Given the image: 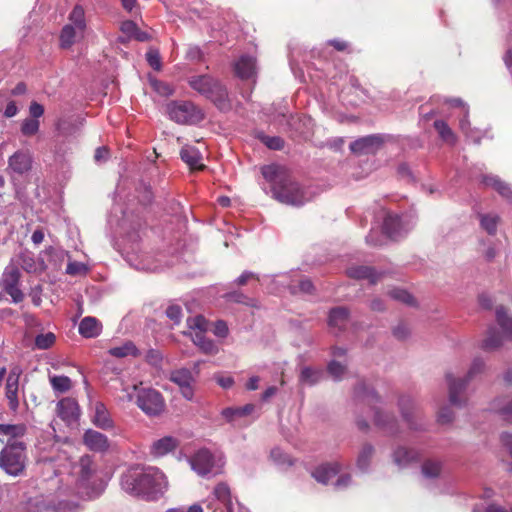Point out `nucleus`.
I'll list each match as a JSON object with an SVG mask.
<instances>
[{
    "instance_id": "1",
    "label": "nucleus",
    "mask_w": 512,
    "mask_h": 512,
    "mask_svg": "<svg viewBox=\"0 0 512 512\" xmlns=\"http://www.w3.org/2000/svg\"><path fill=\"white\" fill-rule=\"evenodd\" d=\"M121 488L129 495L145 501H157L168 490L165 474L153 466H133L121 476Z\"/></svg>"
},
{
    "instance_id": "2",
    "label": "nucleus",
    "mask_w": 512,
    "mask_h": 512,
    "mask_svg": "<svg viewBox=\"0 0 512 512\" xmlns=\"http://www.w3.org/2000/svg\"><path fill=\"white\" fill-rule=\"evenodd\" d=\"M263 177L271 183L272 193L279 202L292 206H301L310 198L295 182L290 172L283 166L270 164L262 167Z\"/></svg>"
},
{
    "instance_id": "3",
    "label": "nucleus",
    "mask_w": 512,
    "mask_h": 512,
    "mask_svg": "<svg viewBox=\"0 0 512 512\" xmlns=\"http://www.w3.org/2000/svg\"><path fill=\"white\" fill-rule=\"evenodd\" d=\"M188 83L193 90L211 100L218 109L227 111L231 108L226 87L212 76H192L189 78Z\"/></svg>"
},
{
    "instance_id": "4",
    "label": "nucleus",
    "mask_w": 512,
    "mask_h": 512,
    "mask_svg": "<svg viewBox=\"0 0 512 512\" xmlns=\"http://www.w3.org/2000/svg\"><path fill=\"white\" fill-rule=\"evenodd\" d=\"M27 460V446L21 440H7L0 451V468L9 476H22Z\"/></svg>"
},
{
    "instance_id": "5",
    "label": "nucleus",
    "mask_w": 512,
    "mask_h": 512,
    "mask_svg": "<svg viewBox=\"0 0 512 512\" xmlns=\"http://www.w3.org/2000/svg\"><path fill=\"white\" fill-rule=\"evenodd\" d=\"M355 393L363 402L371 405L374 415V424L379 429L391 436H395L399 433L395 417L385 413L381 408L376 407V404L380 402V397L374 389L368 387L365 383H360L356 387Z\"/></svg>"
},
{
    "instance_id": "6",
    "label": "nucleus",
    "mask_w": 512,
    "mask_h": 512,
    "mask_svg": "<svg viewBox=\"0 0 512 512\" xmlns=\"http://www.w3.org/2000/svg\"><path fill=\"white\" fill-rule=\"evenodd\" d=\"M136 393V405L147 416L156 417L161 415L165 410V400L162 394L150 387L140 388L133 386Z\"/></svg>"
},
{
    "instance_id": "7",
    "label": "nucleus",
    "mask_w": 512,
    "mask_h": 512,
    "mask_svg": "<svg viewBox=\"0 0 512 512\" xmlns=\"http://www.w3.org/2000/svg\"><path fill=\"white\" fill-rule=\"evenodd\" d=\"M484 361L475 358L467 372L465 378H454L452 374H446V380L449 387V401L452 405L461 406L464 401L459 397L461 392L465 390L467 383L474 379L478 374L484 371Z\"/></svg>"
},
{
    "instance_id": "8",
    "label": "nucleus",
    "mask_w": 512,
    "mask_h": 512,
    "mask_svg": "<svg viewBox=\"0 0 512 512\" xmlns=\"http://www.w3.org/2000/svg\"><path fill=\"white\" fill-rule=\"evenodd\" d=\"M167 113L171 120L179 124H197L204 118L203 113L192 102H171L167 105Z\"/></svg>"
},
{
    "instance_id": "9",
    "label": "nucleus",
    "mask_w": 512,
    "mask_h": 512,
    "mask_svg": "<svg viewBox=\"0 0 512 512\" xmlns=\"http://www.w3.org/2000/svg\"><path fill=\"white\" fill-rule=\"evenodd\" d=\"M21 272L13 263H8L0 277L1 289L11 297L13 303L24 300V293L20 289Z\"/></svg>"
},
{
    "instance_id": "10",
    "label": "nucleus",
    "mask_w": 512,
    "mask_h": 512,
    "mask_svg": "<svg viewBox=\"0 0 512 512\" xmlns=\"http://www.w3.org/2000/svg\"><path fill=\"white\" fill-rule=\"evenodd\" d=\"M192 469L201 476L216 475L220 473L222 463L207 449H201L190 460Z\"/></svg>"
},
{
    "instance_id": "11",
    "label": "nucleus",
    "mask_w": 512,
    "mask_h": 512,
    "mask_svg": "<svg viewBox=\"0 0 512 512\" xmlns=\"http://www.w3.org/2000/svg\"><path fill=\"white\" fill-rule=\"evenodd\" d=\"M22 373L23 369L21 366L13 365L6 378L5 397L8 407L12 412H16L19 408L20 377Z\"/></svg>"
},
{
    "instance_id": "12",
    "label": "nucleus",
    "mask_w": 512,
    "mask_h": 512,
    "mask_svg": "<svg viewBox=\"0 0 512 512\" xmlns=\"http://www.w3.org/2000/svg\"><path fill=\"white\" fill-rule=\"evenodd\" d=\"M401 416L411 430H422L424 425L420 421L419 408L410 395H402L398 400Z\"/></svg>"
},
{
    "instance_id": "13",
    "label": "nucleus",
    "mask_w": 512,
    "mask_h": 512,
    "mask_svg": "<svg viewBox=\"0 0 512 512\" xmlns=\"http://www.w3.org/2000/svg\"><path fill=\"white\" fill-rule=\"evenodd\" d=\"M383 233L390 239H397L406 234L411 225L407 221V217H400L397 214L388 213L383 222Z\"/></svg>"
},
{
    "instance_id": "14",
    "label": "nucleus",
    "mask_w": 512,
    "mask_h": 512,
    "mask_svg": "<svg viewBox=\"0 0 512 512\" xmlns=\"http://www.w3.org/2000/svg\"><path fill=\"white\" fill-rule=\"evenodd\" d=\"M13 262L17 268L21 267L27 273H41L46 269L44 261H37L34 253L29 250H23L14 255L9 263Z\"/></svg>"
},
{
    "instance_id": "15",
    "label": "nucleus",
    "mask_w": 512,
    "mask_h": 512,
    "mask_svg": "<svg viewBox=\"0 0 512 512\" xmlns=\"http://www.w3.org/2000/svg\"><path fill=\"white\" fill-rule=\"evenodd\" d=\"M33 158L30 152L24 150L16 151L8 159V173L24 175L32 169Z\"/></svg>"
},
{
    "instance_id": "16",
    "label": "nucleus",
    "mask_w": 512,
    "mask_h": 512,
    "mask_svg": "<svg viewBox=\"0 0 512 512\" xmlns=\"http://www.w3.org/2000/svg\"><path fill=\"white\" fill-rule=\"evenodd\" d=\"M383 142L380 135H368L353 141L350 150L356 154H374L381 148Z\"/></svg>"
},
{
    "instance_id": "17",
    "label": "nucleus",
    "mask_w": 512,
    "mask_h": 512,
    "mask_svg": "<svg viewBox=\"0 0 512 512\" xmlns=\"http://www.w3.org/2000/svg\"><path fill=\"white\" fill-rule=\"evenodd\" d=\"M58 416L68 424L76 422L80 416L78 403L73 398H63L57 404Z\"/></svg>"
},
{
    "instance_id": "18",
    "label": "nucleus",
    "mask_w": 512,
    "mask_h": 512,
    "mask_svg": "<svg viewBox=\"0 0 512 512\" xmlns=\"http://www.w3.org/2000/svg\"><path fill=\"white\" fill-rule=\"evenodd\" d=\"M83 442L89 450L94 452H106L110 446L106 435L93 429L85 431Z\"/></svg>"
},
{
    "instance_id": "19",
    "label": "nucleus",
    "mask_w": 512,
    "mask_h": 512,
    "mask_svg": "<svg viewBox=\"0 0 512 512\" xmlns=\"http://www.w3.org/2000/svg\"><path fill=\"white\" fill-rule=\"evenodd\" d=\"M91 421L96 427L102 430H111L114 428V421L102 402H96L94 404Z\"/></svg>"
},
{
    "instance_id": "20",
    "label": "nucleus",
    "mask_w": 512,
    "mask_h": 512,
    "mask_svg": "<svg viewBox=\"0 0 512 512\" xmlns=\"http://www.w3.org/2000/svg\"><path fill=\"white\" fill-rule=\"evenodd\" d=\"M347 275L357 280L367 279L370 284H375L382 276V273L376 272L372 267L360 265L349 267Z\"/></svg>"
},
{
    "instance_id": "21",
    "label": "nucleus",
    "mask_w": 512,
    "mask_h": 512,
    "mask_svg": "<svg viewBox=\"0 0 512 512\" xmlns=\"http://www.w3.org/2000/svg\"><path fill=\"white\" fill-rule=\"evenodd\" d=\"M341 471V465L338 462L320 465L312 472V477L319 483L327 484L329 480L335 477Z\"/></svg>"
},
{
    "instance_id": "22",
    "label": "nucleus",
    "mask_w": 512,
    "mask_h": 512,
    "mask_svg": "<svg viewBox=\"0 0 512 512\" xmlns=\"http://www.w3.org/2000/svg\"><path fill=\"white\" fill-rule=\"evenodd\" d=\"M349 323V311L345 307H336L330 310L328 324L337 331L344 330Z\"/></svg>"
},
{
    "instance_id": "23",
    "label": "nucleus",
    "mask_w": 512,
    "mask_h": 512,
    "mask_svg": "<svg viewBox=\"0 0 512 512\" xmlns=\"http://www.w3.org/2000/svg\"><path fill=\"white\" fill-rule=\"evenodd\" d=\"M26 431L25 424H0V442L6 444L7 440H19Z\"/></svg>"
},
{
    "instance_id": "24",
    "label": "nucleus",
    "mask_w": 512,
    "mask_h": 512,
    "mask_svg": "<svg viewBox=\"0 0 512 512\" xmlns=\"http://www.w3.org/2000/svg\"><path fill=\"white\" fill-rule=\"evenodd\" d=\"M78 330L80 335L85 338H95L100 335L102 324L95 317L87 316L80 321Z\"/></svg>"
},
{
    "instance_id": "25",
    "label": "nucleus",
    "mask_w": 512,
    "mask_h": 512,
    "mask_svg": "<svg viewBox=\"0 0 512 512\" xmlns=\"http://www.w3.org/2000/svg\"><path fill=\"white\" fill-rule=\"evenodd\" d=\"M482 182L486 186L493 187L503 198L509 202H512V188L508 183L502 181L495 175L483 176Z\"/></svg>"
},
{
    "instance_id": "26",
    "label": "nucleus",
    "mask_w": 512,
    "mask_h": 512,
    "mask_svg": "<svg viewBox=\"0 0 512 512\" xmlns=\"http://www.w3.org/2000/svg\"><path fill=\"white\" fill-rule=\"evenodd\" d=\"M181 159L191 168L196 170L203 169L204 165L201 163L202 156L199 150L190 145L182 147L180 151Z\"/></svg>"
},
{
    "instance_id": "27",
    "label": "nucleus",
    "mask_w": 512,
    "mask_h": 512,
    "mask_svg": "<svg viewBox=\"0 0 512 512\" xmlns=\"http://www.w3.org/2000/svg\"><path fill=\"white\" fill-rule=\"evenodd\" d=\"M177 445V439L171 436H165L153 442L150 452L155 457H161L173 451Z\"/></svg>"
},
{
    "instance_id": "28",
    "label": "nucleus",
    "mask_w": 512,
    "mask_h": 512,
    "mask_svg": "<svg viewBox=\"0 0 512 512\" xmlns=\"http://www.w3.org/2000/svg\"><path fill=\"white\" fill-rule=\"evenodd\" d=\"M418 458H419L418 451H416L414 449L402 447V446L398 447L393 452L394 463L401 468L408 466L410 463H412L414 461H417Z\"/></svg>"
},
{
    "instance_id": "29",
    "label": "nucleus",
    "mask_w": 512,
    "mask_h": 512,
    "mask_svg": "<svg viewBox=\"0 0 512 512\" xmlns=\"http://www.w3.org/2000/svg\"><path fill=\"white\" fill-rule=\"evenodd\" d=\"M256 70V62L253 57L250 56H242L235 63V73L238 77L242 79H247L252 77L255 74Z\"/></svg>"
},
{
    "instance_id": "30",
    "label": "nucleus",
    "mask_w": 512,
    "mask_h": 512,
    "mask_svg": "<svg viewBox=\"0 0 512 512\" xmlns=\"http://www.w3.org/2000/svg\"><path fill=\"white\" fill-rule=\"evenodd\" d=\"M490 409L505 421L512 422V399L499 397L491 402Z\"/></svg>"
},
{
    "instance_id": "31",
    "label": "nucleus",
    "mask_w": 512,
    "mask_h": 512,
    "mask_svg": "<svg viewBox=\"0 0 512 512\" xmlns=\"http://www.w3.org/2000/svg\"><path fill=\"white\" fill-rule=\"evenodd\" d=\"M67 25L72 26L77 31L85 33L87 22L85 17V10L81 5H75L68 16Z\"/></svg>"
},
{
    "instance_id": "32",
    "label": "nucleus",
    "mask_w": 512,
    "mask_h": 512,
    "mask_svg": "<svg viewBox=\"0 0 512 512\" xmlns=\"http://www.w3.org/2000/svg\"><path fill=\"white\" fill-rule=\"evenodd\" d=\"M324 376L321 369L305 366L301 369L299 382L302 385L313 386L319 383Z\"/></svg>"
},
{
    "instance_id": "33",
    "label": "nucleus",
    "mask_w": 512,
    "mask_h": 512,
    "mask_svg": "<svg viewBox=\"0 0 512 512\" xmlns=\"http://www.w3.org/2000/svg\"><path fill=\"white\" fill-rule=\"evenodd\" d=\"M108 354L115 358L138 357L140 351L132 341H126L120 346L111 347Z\"/></svg>"
},
{
    "instance_id": "34",
    "label": "nucleus",
    "mask_w": 512,
    "mask_h": 512,
    "mask_svg": "<svg viewBox=\"0 0 512 512\" xmlns=\"http://www.w3.org/2000/svg\"><path fill=\"white\" fill-rule=\"evenodd\" d=\"M83 32L75 30L72 26L64 25L60 33V46L64 49L70 48L78 39L84 37Z\"/></svg>"
},
{
    "instance_id": "35",
    "label": "nucleus",
    "mask_w": 512,
    "mask_h": 512,
    "mask_svg": "<svg viewBox=\"0 0 512 512\" xmlns=\"http://www.w3.org/2000/svg\"><path fill=\"white\" fill-rule=\"evenodd\" d=\"M75 469H77L76 473L79 475V480L85 483L94 472L93 461L90 456H82L75 466Z\"/></svg>"
},
{
    "instance_id": "36",
    "label": "nucleus",
    "mask_w": 512,
    "mask_h": 512,
    "mask_svg": "<svg viewBox=\"0 0 512 512\" xmlns=\"http://www.w3.org/2000/svg\"><path fill=\"white\" fill-rule=\"evenodd\" d=\"M192 341L197 345L204 353L214 355L218 352V347L214 342L205 337L204 332L196 331L192 335Z\"/></svg>"
},
{
    "instance_id": "37",
    "label": "nucleus",
    "mask_w": 512,
    "mask_h": 512,
    "mask_svg": "<svg viewBox=\"0 0 512 512\" xmlns=\"http://www.w3.org/2000/svg\"><path fill=\"white\" fill-rule=\"evenodd\" d=\"M214 495L225 506V510L221 512H233L230 489L226 484H218L214 489Z\"/></svg>"
},
{
    "instance_id": "38",
    "label": "nucleus",
    "mask_w": 512,
    "mask_h": 512,
    "mask_svg": "<svg viewBox=\"0 0 512 512\" xmlns=\"http://www.w3.org/2000/svg\"><path fill=\"white\" fill-rule=\"evenodd\" d=\"M496 319L504 332L505 338L512 340V317L507 315L503 306L496 309Z\"/></svg>"
},
{
    "instance_id": "39",
    "label": "nucleus",
    "mask_w": 512,
    "mask_h": 512,
    "mask_svg": "<svg viewBox=\"0 0 512 512\" xmlns=\"http://www.w3.org/2000/svg\"><path fill=\"white\" fill-rule=\"evenodd\" d=\"M255 410L254 404H246L242 407H236V408H226L222 411V415L228 420L232 421L236 417H243L246 415L251 414Z\"/></svg>"
},
{
    "instance_id": "40",
    "label": "nucleus",
    "mask_w": 512,
    "mask_h": 512,
    "mask_svg": "<svg viewBox=\"0 0 512 512\" xmlns=\"http://www.w3.org/2000/svg\"><path fill=\"white\" fill-rule=\"evenodd\" d=\"M170 381L180 386H185L187 384H192L194 378L189 369L181 368L175 371H172L169 377Z\"/></svg>"
},
{
    "instance_id": "41",
    "label": "nucleus",
    "mask_w": 512,
    "mask_h": 512,
    "mask_svg": "<svg viewBox=\"0 0 512 512\" xmlns=\"http://www.w3.org/2000/svg\"><path fill=\"white\" fill-rule=\"evenodd\" d=\"M503 343V337L494 329L488 330L487 337L482 342V348L484 350H495L499 348Z\"/></svg>"
},
{
    "instance_id": "42",
    "label": "nucleus",
    "mask_w": 512,
    "mask_h": 512,
    "mask_svg": "<svg viewBox=\"0 0 512 512\" xmlns=\"http://www.w3.org/2000/svg\"><path fill=\"white\" fill-rule=\"evenodd\" d=\"M441 469V462L429 459L422 464L421 472L426 479H433L440 475Z\"/></svg>"
},
{
    "instance_id": "43",
    "label": "nucleus",
    "mask_w": 512,
    "mask_h": 512,
    "mask_svg": "<svg viewBox=\"0 0 512 512\" xmlns=\"http://www.w3.org/2000/svg\"><path fill=\"white\" fill-rule=\"evenodd\" d=\"M374 454V447L370 444L363 445L357 458V466L360 470H366Z\"/></svg>"
},
{
    "instance_id": "44",
    "label": "nucleus",
    "mask_w": 512,
    "mask_h": 512,
    "mask_svg": "<svg viewBox=\"0 0 512 512\" xmlns=\"http://www.w3.org/2000/svg\"><path fill=\"white\" fill-rule=\"evenodd\" d=\"M434 128L438 132L439 136L448 143H455L456 137L451 130V128L448 126V124L443 120H436L434 122Z\"/></svg>"
},
{
    "instance_id": "45",
    "label": "nucleus",
    "mask_w": 512,
    "mask_h": 512,
    "mask_svg": "<svg viewBox=\"0 0 512 512\" xmlns=\"http://www.w3.org/2000/svg\"><path fill=\"white\" fill-rule=\"evenodd\" d=\"M389 296L399 302H402L409 306H414L416 301L414 297L406 290L400 288H394L389 291Z\"/></svg>"
},
{
    "instance_id": "46",
    "label": "nucleus",
    "mask_w": 512,
    "mask_h": 512,
    "mask_svg": "<svg viewBox=\"0 0 512 512\" xmlns=\"http://www.w3.org/2000/svg\"><path fill=\"white\" fill-rule=\"evenodd\" d=\"M499 217L492 214H483L480 216V224L490 235H494L497 231Z\"/></svg>"
},
{
    "instance_id": "47",
    "label": "nucleus",
    "mask_w": 512,
    "mask_h": 512,
    "mask_svg": "<svg viewBox=\"0 0 512 512\" xmlns=\"http://www.w3.org/2000/svg\"><path fill=\"white\" fill-rule=\"evenodd\" d=\"M55 341L56 336L52 332L39 334L35 338V347L41 350L49 349L54 345Z\"/></svg>"
},
{
    "instance_id": "48",
    "label": "nucleus",
    "mask_w": 512,
    "mask_h": 512,
    "mask_svg": "<svg viewBox=\"0 0 512 512\" xmlns=\"http://www.w3.org/2000/svg\"><path fill=\"white\" fill-rule=\"evenodd\" d=\"M52 388L57 391L64 393L71 388V380L67 376H53L50 378Z\"/></svg>"
},
{
    "instance_id": "49",
    "label": "nucleus",
    "mask_w": 512,
    "mask_h": 512,
    "mask_svg": "<svg viewBox=\"0 0 512 512\" xmlns=\"http://www.w3.org/2000/svg\"><path fill=\"white\" fill-rule=\"evenodd\" d=\"M40 123L37 119L26 118L21 125V132L25 136L35 135L39 130Z\"/></svg>"
},
{
    "instance_id": "50",
    "label": "nucleus",
    "mask_w": 512,
    "mask_h": 512,
    "mask_svg": "<svg viewBox=\"0 0 512 512\" xmlns=\"http://www.w3.org/2000/svg\"><path fill=\"white\" fill-rule=\"evenodd\" d=\"M56 129L62 136H69L75 133L76 126L70 119H59L56 124Z\"/></svg>"
},
{
    "instance_id": "51",
    "label": "nucleus",
    "mask_w": 512,
    "mask_h": 512,
    "mask_svg": "<svg viewBox=\"0 0 512 512\" xmlns=\"http://www.w3.org/2000/svg\"><path fill=\"white\" fill-rule=\"evenodd\" d=\"M328 373L333 377L334 380L338 381L342 379L346 372V366L338 361H331L327 367Z\"/></svg>"
},
{
    "instance_id": "52",
    "label": "nucleus",
    "mask_w": 512,
    "mask_h": 512,
    "mask_svg": "<svg viewBox=\"0 0 512 512\" xmlns=\"http://www.w3.org/2000/svg\"><path fill=\"white\" fill-rule=\"evenodd\" d=\"M87 271L86 264L77 261H70L66 267V273L71 276L85 275Z\"/></svg>"
},
{
    "instance_id": "53",
    "label": "nucleus",
    "mask_w": 512,
    "mask_h": 512,
    "mask_svg": "<svg viewBox=\"0 0 512 512\" xmlns=\"http://www.w3.org/2000/svg\"><path fill=\"white\" fill-rule=\"evenodd\" d=\"M187 325H188L189 329L193 330L194 332L201 331L203 333L207 329V321L201 315H197L195 317L188 318Z\"/></svg>"
},
{
    "instance_id": "54",
    "label": "nucleus",
    "mask_w": 512,
    "mask_h": 512,
    "mask_svg": "<svg viewBox=\"0 0 512 512\" xmlns=\"http://www.w3.org/2000/svg\"><path fill=\"white\" fill-rule=\"evenodd\" d=\"M151 85L153 89L162 96H169L173 94V89L171 86L166 83L159 80H151Z\"/></svg>"
},
{
    "instance_id": "55",
    "label": "nucleus",
    "mask_w": 512,
    "mask_h": 512,
    "mask_svg": "<svg viewBox=\"0 0 512 512\" xmlns=\"http://www.w3.org/2000/svg\"><path fill=\"white\" fill-rule=\"evenodd\" d=\"M166 315L174 324H179L182 317V309L178 305H170L166 309Z\"/></svg>"
},
{
    "instance_id": "56",
    "label": "nucleus",
    "mask_w": 512,
    "mask_h": 512,
    "mask_svg": "<svg viewBox=\"0 0 512 512\" xmlns=\"http://www.w3.org/2000/svg\"><path fill=\"white\" fill-rule=\"evenodd\" d=\"M146 59L149 65L155 69L160 70L161 69V59L159 52L157 50H149L146 53Z\"/></svg>"
},
{
    "instance_id": "57",
    "label": "nucleus",
    "mask_w": 512,
    "mask_h": 512,
    "mask_svg": "<svg viewBox=\"0 0 512 512\" xmlns=\"http://www.w3.org/2000/svg\"><path fill=\"white\" fill-rule=\"evenodd\" d=\"M270 456L273 459V461L277 464H292L289 457L280 448L272 449Z\"/></svg>"
},
{
    "instance_id": "58",
    "label": "nucleus",
    "mask_w": 512,
    "mask_h": 512,
    "mask_svg": "<svg viewBox=\"0 0 512 512\" xmlns=\"http://www.w3.org/2000/svg\"><path fill=\"white\" fill-rule=\"evenodd\" d=\"M263 142L265 143V145L268 148L273 149V150H281L284 147L283 139L280 137H277V136H274V137L266 136L265 138H263Z\"/></svg>"
},
{
    "instance_id": "59",
    "label": "nucleus",
    "mask_w": 512,
    "mask_h": 512,
    "mask_svg": "<svg viewBox=\"0 0 512 512\" xmlns=\"http://www.w3.org/2000/svg\"><path fill=\"white\" fill-rule=\"evenodd\" d=\"M290 289L292 293H297L298 291L310 293L313 289V284L309 279H302L299 281L298 286L291 285Z\"/></svg>"
},
{
    "instance_id": "60",
    "label": "nucleus",
    "mask_w": 512,
    "mask_h": 512,
    "mask_svg": "<svg viewBox=\"0 0 512 512\" xmlns=\"http://www.w3.org/2000/svg\"><path fill=\"white\" fill-rule=\"evenodd\" d=\"M393 335L399 340H405L410 335V329L406 324L399 323L394 327Z\"/></svg>"
},
{
    "instance_id": "61",
    "label": "nucleus",
    "mask_w": 512,
    "mask_h": 512,
    "mask_svg": "<svg viewBox=\"0 0 512 512\" xmlns=\"http://www.w3.org/2000/svg\"><path fill=\"white\" fill-rule=\"evenodd\" d=\"M145 358L146 361L153 366H159L162 360L160 352L154 349L149 350Z\"/></svg>"
},
{
    "instance_id": "62",
    "label": "nucleus",
    "mask_w": 512,
    "mask_h": 512,
    "mask_svg": "<svg viewBox=\"0 0 512 512\" xmlns=\"http://www.w3.org/2000/svg\"><path fill=\"white\" fill-rule=\"evenodd\" d=\"M29 113L32 119H37L44 114V107L38 102H31L29 107Z\"/></svg>"
},
{
    "instance_id": "63",
    "label": "nucleus",
    "mask_w": 512,
    "mask_h": 512,
    "mask_svg": "<svg viewBox=\"0 0 512 512\" xmlns=\"http://www.w3.org/2000/svg\"><path fill=\"white\" fill-rule=\"evenodd\" d=\"M453 419V414L450 408L444 407L438 413V421L442 424H446L451 422Z\"/></svg>"
},
{
    "instance_id": "64",
    "label": "nucleus",
    "mask_w": 512,
    "mask_h": 512,
    "mask_svg": "<svg viewBox=\"0 0 512 512\" xmlns=\"http://www.w3.org/2000/svg\"><path fill=\"white\" fill-rule=\"evenodd\" d=\"M501 442H502L503 446L507 449V451L509 452V455L512 458V434L502 433L501 434ZM510 470L512 472V465H511Z\"/></svg>"
}]
</instances>
